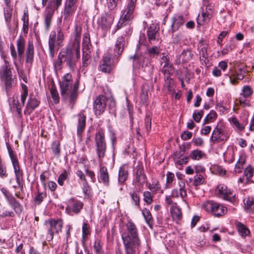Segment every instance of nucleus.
<instances>
[{"label": "nucleus", "instance_id": "18", "mask_svg": "<svg viewBox=\"0 0 254 254\" xmlns=\"http://www.w3.org/2000/svg\"><path fill=\"white\" fill-rule=\"evenodd\" d=\"M134 183L138 186L142 187L147 182V177L142 166H137L135 168Z\"/></svg>", "mask_w": 254, "mask_h": 254}, {"label": "nucleus", "instance_id": "5", "mask_svg": "<svg viewBox=\"0 0 254 254\" xmlns=\"http://www.w3.org/2000/svg\"><path fill=\"white\" fill-rule=\"evenodd\" d=\"M95 150L99 160L102 161L105 156L107 144L105 140V131L102 128H99L95 134Z\"/></svg>", "mask_w": 254, "mask_h": 254}, {"label": "nucleus", "instance_id": "15", "mask_svg": "<svg viewBox=\"0 0 254 254\" xmlns=\"http://www.w3.org/2000/svg\"><path fill=\"white\" fill-rule=\"evenodd\" d=\"M130 59H133V66L137 69L146 67L149 63V58L144 53L135 55L133 57H130Z\"/></svg>", "mask_w": 254, "mask_h": 254}, {"label": "nucleus", "instance_id": "51", "mask_svg": "<svg viewBox=\"0 0 254 254\" xmlns=\"http://www.w3.org/2000/svg\"><path fill=\"white\" fill-rule=\"evenodd\" d=\"M21 88L22 89V93L21 95V102L22 106H24L28 96V90L27 86L24 84H21Z\"/></svg>", "mask_w": 254, "mask_h": 254}, {"label": "nucleus", "instance_id": "2", "mask_svg": "<svg viewBox=\"0 0 254 254\" xmlns=\"http://www.w3.org/2000/svg\"><path fill=\"white\" fill-rule=\"evenodd\" d=\"M119 29L121 30V35L118 37L115 44L113 56L114 60H117L122 55L125 49L126 40L132 33V29L130 25L123 24V22L121 23V21H119L117 25V28L113 32V33H115L117 30Z\"/></svg>", "mask_w": 254, "mask_h": 254}, {"label": "nucleus", "instance_id": "11", "mask_svg": "<svg viewBox=\"0 0 254 254\" xmlns=\"http://www.w3.org/2000/svg\"><path fill=\"white\" fill-rule=\"evenodd\" d=\"M83 203L81 201L71 198L66 201L65 212L69 215L78 214L83 208Z\"/></svg>", "mask_w": 254, "mask_h": 254}, {"label": "nucleus", "instance_id": "30", "mask_svg": "<svg viewBox=\"0 0 254 254\" xmlns=\"http://www.w3.org/2000/svg\"><path fill=\"white\" fill-rule=\"evenodd\" d=\"M78 124L77 126V133L78 135L81 134L84 131L86 124V116L80 113L78 115Z\"/></svg>", "mask_w": 254, "mask_h": 254}, {"label": "nucleus", "instance_id": "12", "mask_svg": "<svg viewBox=\"0 0 254 254\" xmlns=\"http://www.w3.org/2000/svg\"><path fill=\"white\" fill-rule=\"evenodd\" d=\"M7 148L13 167L16 182H18L19 180H23V174L22 170L20 169L17 158L14 154L11 148L8 145H7Z\"/></svg>", "mask_w": 254, "mask_h": 254}, {"label": "nucleus", "instance_id": "17", "mask_svg": "<svg viewBox=\"0 0 254 254\" xmlns=\"http://www.w3.org/2000/svg\"><path fill=\"white\" fill-rule=\"evenodd\" d=\"M82 28L78 27L76 25L74 27V40L71 46L73 47L74 50L75 51L77 58H80V37L81 34Z\"/></svg>", "mask_w": 254, "mask_h": 254}, {"label": "nucleus", "instance_id": "22", "mask_svg": "<svg viewBox=\"0 0 254 254\" xmlns=\"http://www.w3.org/2000/svg\"><path fill=\"white\" fill-rule=\"evenodd\" d=\"M170 213L173 219L176 223H179L182 219L183 214L181 209L179 207L177 203H173L170 204Z\"/></svg>", "mask_w": 254, "mask_h": 254}, {"label": "nucleus", "instance_id": "13", "mask_svg": "<svg viewBox=\"0 0 254 254\" xmlns=\"http://www.w3.org/2000/svg\"><path fill=\"white\" fill-rule=\"evenodd\" d=\"M228 137L224 127L222 126L218 125L212 131L210 140L214 143H218L227 140Z\"/></svg>", "mask_w": 254, "mask_h": 254}, {"label": "nucleus", "instance_id": "40", "mask_svg": "<svg viewBox=\"0 0 254 254\" xmlns=\"http://www.w3.org/2000/svg\"><path fill=\"white\" fill-rule=\"evenodd\" d=\"M79 82L77 80L73 85L72 84V92L70 96V103L73 104L77 96V91L79 88Z\"/></svg>", "mask_w": 254, "mask_h": 254}, {"label": "nucleus", "instance_id": "54", "mask_svg": "<svg viewBox=\"0 0 254 254\" xmlns=\"http://www.w3.org/2000/svg\"><path fill=\"white\" fill-rule=\"evenodd\" d=\"M253 93V90L250 86H244L242 89V93L241 94V96L244 97H249Z\"/></svg>", "mask_w": 254, "mask_h": 254}, {"label": "nucleus", "instance_id": "33", "mask_svg": "<svg viewBox=\"0 0 254 254\" xmlns=\"http://www.w3.org/2000/svg\"><path fill=\"white\" fill-rule=\"evenodd\" d=\"M231 123L238 130L242 131L244 129L245 126L248 124V120L246 119L241 123L236 118L233 117L231 119Z\"/></svg>", "mask_w": 254, "mask_h": 254}, {"label": "nucleus", "instance_id": "39", "mask_svg": "<svg viewBox=\"0 0 254 254\" xmlns=\"http://www.w3.org/2000/svg\"><path fill=\"white\" fill-rule=\"evenodd\" d=\"M18 55L21 58L24 53L25 49V40L21 36L18 39L16 42Z\"/></svg>", "mask_w": 254, "mask_h": 254}, {"label": "nucleus", "instance_id": "28", "mask_svg": "<svg viewBox=\"0 0 254 254\" xmlns=\"http://www.w3.org/2000/svg\"><path fill=\"white\" fill-rule=\"evenodd\" d=\"M113 23V18L110 15H103L101 18L100 25L102 28L105 31L110 29Z\"/></svg>", "mask_w": 254, "mask_h": 254}, {"label": "nucleus", "instance_id": "53", "mask_svg": "<svg viewBox=\"0 0 254 254\" xmlns=\"http://www.w3.org/2000/svg\"><path fill=\"white\" fill-rule=\"evenodd\" d=\"M217 117L216 113L213 111L211 110L210 113L205 117L204 121L203 124H209L212 122V120L213 119H215Z\"/></svg>", "mask_w": 254, "mask_h": 254}, {"label": "nucleus", "instance_id": "52", "mask_svg": "<svg viewBox=\"0 0 254 254\" xmlns=\"http://www.w3.org/2000/svg\"><path fill=\"white\" fill-rule=\"evenodd\" d=\"M203 155L202 151L199 150H194L191 152L190 154V157L192 160H199Z\"/></svg>", "mask_w": 254, "mask_h": 254}, {"label": "nucleus", "instance_id": "42", "mask_svg": "<svg viewBox=\"0 0 254 254\" xmlns=\"http://www.w3.org/2000/svg\"><path fill=\"white\" fill-rule=\"evenodd\" d=\"M246 159L245 156L241 155L237 162L235 167V172L237 173H240L243 169V165L245 164Z\"/></svg>", "mask_w": 254, "mask_h": 254}, {"label": "nucleus", "instance_id": "41", "mask_svg": "<svg viewBox=\"0 0 254 254\" xmlns=\"http://www.w3.org/2000/svg\"><path fill=\"white\" fill-rule=\"evenodd\" d=\"M193 56L192 52L190 49L184 50L180 55V58H182L183 63H186L190 61Z\"/></svg>", "mask_w": 254, "mask_h": 254}, {"label": "nucleus", "instance_id": "16", "mask_svg": "<svg viewBox=\"0 0 254 254\" xmlns=\"http://www.w3.org/2000/svg\"><path fill=\"white\" fill-rule=\"evenodd\" d=\"M107 98L104 95L96 97L93 103V109L96 116L101 115L105 111Z\"/></svg>", "mask_w": 254, "mask_h": 254}, {"label": "nucleus", "instance_id": "59", "mask_svg": "<svg viewBox=\"0 0 254 254\" xmlns=\"http://www.w3.org/2000/svg\"><path fill=\"white\" fill-rule=\"evenodd\" d=\"M200 54L202 58L201 60L205 61L208 58L207 46L203 44L200 51Z\"/></svg>", "mask_w": 254, "mask_h": 254}, {"label": "nucleus", "instance_id": "8", "mask_svg": "<svg viewBox=\"0 0 254 254\" xmlns=\"http://www.w3.org/2000/svg\"><path fill=\"white\" fill-rule=\"evenodd\" d=\"M62 1L63 0H50L47 3L44 19L46 31L49 30L55 11L59 9L62 4Z\"/></svg>", "mask_w": 254, "mask_h": 254}, {"label": "nucleus", "instance_id": "45", "mask_svg": "<svg viewBox=\"0 0 254 254\" xmlns=\"http://www.w3.org/2000/svg\"><path fill=\"white\" fill-rule=\"evenodd\" d=\"M64 63L61 54L59 53L57 59H56L54 62V67L55 70L57 71H59L63 68V64Z\"/></svg>", "mask_w": 254, "mask_h": 254}, {"label": "nucleus", "instance_id": "50", "mask_svg": "<svg viewBox=\"0 0 254 254\" xmlns=\"http://www.w3.org/2000/svg\"><path fill=\"white\" fill-rule=\"evenodd\" d=\"M6 5V8L4 9V18L6 22L9 24L11 21L12 16V8L9 5V4Z\"/></svg>", "mask_w": 254, "mask_h": 254}, {"label": "nucleus", "instance_id": "55", "mask_svg": "<svg viewBox=\"0 0 254 254\" xmlns=\"http://www.w3.org/2000/svg\"><path fill=\"white\" fill-rule=\"evenodd\" d=\"M68 178V174L66 171L64 170L63 173H61L58 179V183L61 186H63L64 181Z\"/></svg>", "mask_w": 254, "mask_h": 254}, {"label": "nucleus", "instance_id": "1", "mask_svg": "<svg viewBox=\"0 0 254 254\" xmlns=\"http://www.w3.org/2000/svg\"><path fill=\"white\" fill-rule=\"evenodd\" d=\"M125 226L126 231L122 234L125 251L139 253L141 241L136 225L132 221H128Z\"/></svg>", "mask_w": 254, "mask_h": 254}, {"label": "nucleus", "instance_id": "14", "mask_svg": "<svg viewBox=\"0 0 254 254\" xmlns=\"http://www.w3.org/2000/svg\"><path fill=\"white\" fill-rule=\"evenodd\" d=\"M136 2V0H127L126 8L119 20V21H121V23L123 22V24H126L125 23L126 21L130 20L133 18V13L135 7Z\"/></svg>", "mask_w": 254, "mask_h": 254}, {"label": "nucleus", "instance_id": "46", "mask_svg": "<svg viewBox=\"0 0 254 254\" xmlns=\"http://www.w3.org/2000/svg\"><path fill=\"white\" fill-rule=\"evenodd\" d=\"M91 51H82V66L87 67L90 64V59L91 58L90 55Z\"/></svg>", "mask_w": 254, "mask_h": 254}, {"label": "nucleus", "instance_id": "35", "mask_svg": "<svg viewBox=\"0 0 254 254\" xmlns=\"http://www.w3.org/2000/svg\"><path fill=\"white\" fill-rule=\"evenodd\" d=\"M179 189L178 190L179 196H180L183 201L185 202L188 206V202L185 199V197L187 196V190L186 189L185 183L184 182H181L179 183Z\"/></svg>", "mask_w": 254, "mask_h": 254}, {"label": "nucleus", "instance_id": "34", "mask_svg": "<svg viewBox=\"0 0 254 254\" xmlns=\"http://www.w3.org/2000/svg\"><path fill=\"white\" fill-rule=\"evenodd\" d=\"M142 214L147 225L150 228H152L153 224V219L150 211L144 208L142 210Z\"/></svg>", "mask_w": 254, "mask_h": 254}, {"label": "nucleus", "instance_id": "6", "mask_svg": "<svg viewBox=\"0 0 254 254\" xmlns=\"http://www.w3.org/2000/svg\"><path fill=\"white\" fill-rule=\"evenodd\" d=\"M44 225L47 228L46 240L50 242L53 239L55 234L62 232L63 221L61 219H49L45 221Z\"/></svg>", "mask_w": 254, "mask_h": 254}, {"label": "nucleus", "instance_id": "24", "mask_svg": "<svg viewBox=\"0 0 254 254\" xmlns=\"http://www.w3.org/2000/svg\"><path fill=\"white\" fill-rule=\"evenodd\" d=\"M213 6L209 4L208 5L205 9V11H202L201 13V17L202 19L201 21L199 20L197 21V23L199 25H202L205 22H208L213 16Z\"/></svg>", "mask_w": 254, "mask_h": 254}, {"label": "nucleus", "instance_id": "29", "mask_svg": "<svg viewBox=\"0 0 254 254\" xmlns=\"http://www.w3.org/2000/svg\"><path fill=\"white\" fill-rule=\"evenodd\" d=\"M99 180L102 182L104 185L108 186L109 185V175L108 170L106 167H101L100 169Z\"/></svg>", "mask_w": 254, "mask_h": 254}, {"label": "nucleus", "instance_id": "7", "mask_svg": "<svg viewBox=\"0 0 254 254\" xmlns=\"http://www.w3.org/2000/svg\"><path fill=\"white\" fill-rule=\"evenodd\" d=\"M60 53L61 54L64 63H65L70 70H74L76 65V62L79 58H77L75 51L73 47L67 46L63 49Z\"/></svg>", "mask_w": 254, "mask_h": 254}, {"label": "nucleus", "instance_id": "44", "mask_svg": "<svg viewBox=\"0 0 254 254\" xmlns=\"http://www.w3.org/2000/svg\"><path fill=\"white\" fill-rule=\"evenodd\" d=\"M46 197L47 193L46 191L40 192L38 191L37 193L35 194L34 201L36 204L40 205Z\"/></svg>", "mask_w": 254, "mask_h": 254}, {"label": "nucleus", "instance_id": "64", "mask_svg": "<svg viewBox=\"0 0 254 254\" xmlns=\"http://www.w3.org/2000/svg\"><path fill=\"white\" fill-rule=\"evenodd\" d=\"M94 250L96 254H102V246L100 244V242L99 240H96L95 241L94 246Z\"/></svg>", "mask_w": 254, "mask_h": 254}, {"label": "nucleus", "instance_id": "9", "mask_svg": "<svg viewBox=\"0 0 254 254\" xmlns=\"http://www.w3.org/2000/svg\"><path fill=\"white\" fill-rule=\"evenodd\" d=\"M217 196L224 200L234 203L236 201L235 194L223 184L218 185L216 189Z\"/></svg>", "mask_w": 254, "mask_h": 254}, {"label": "nucleus", "instance_id": "43", "mask_svg": "<svg viewBox=\"0 0 254 254\" xmlns=\"http://www.w3.org/2000/svg\"><path fill=\"white\" fill-rule=\"evenodd\" d=\"M237 229L240 235L242 236H246L250 233L249 230L241 222L237 224Z\"/></svg>", "mask_w": 254, "mask_h": 254}, {"label": "nucleus", "instance_id": "48", "mask_svg": "<svg viewBox=\"0 0 254 254\" xmlns=\"http://www.w3.org/2000/svg\"><path fill=\"white\" fill-rule=\"evenodd\" d=\"M51 149L54 154L59 157L61 153L60 143L58 140L54 141L51 146Z\"/></svg>", "mask_w": 254, "mask_h": 254}, {"label": "nucleus", "instance_id": "58", "mask_svg": "<svg viewBox=\"0 0 254 254\" xmlns=\"http://www.w3.org/2000/svg\"><path fill=\"white\" fill-rule=\"evenodd\" d=\"M130 195L134 204L139 207L140 206V198L139 195L135 192H131Z\"/></svg>", "mask_w": 254, "mask_h": 254}, {"label": "nucleus", "instance_id": "19", "mask_svg": "<svg viewBox=\"0 0 254 254\" xmlns=\"http://www.w3.org/2000/svg\"><path fill=\"white\" fill-rule=\"evenodd\" d=\"M76 2L77 0H66L63 12L64 19L68 18L75 12L77 8Z\"/></svg>", "mask_w": 254, "mask_h": 254}, {"label": "nucleus", "instance_id": "10", "mask_svg": "<svg viewBox=\"0 0 254 254\" xmlns=\"http://www.w3.org/2000/svg\"><path fill=\"white\" fill-rule=\"evenodd\" d=\"M61 95L71 96L72 92V77L70 73H66L62 78V81L60 84Z\"/></svg>", "mask_w": 254, "mask_h": 254}, {"label": "nucleus", "instance_id": "23", "mask_svg": "<svg viewBox=\"0 0 254 254\" xmlns=\"http://www.w3.org/2000/svg\"><path fill=\"white\" fill-rule=\"evenodd\" d=\"M173 69L174 67L172 64L168 66L163 65L162 72L164 75L165 82L167 85V88L169 90H170L171 82L173 81L170 76L173 71Z\"/></svg>", "mask_w": 254, "mask_h": 254}, {"label": "nucleus", "instance_id": "60", "mask_svg": "<svg viewBox=\"0 0 254 254\" xmlns=\"http://www.w3.org/2000/svg\"><path fill=\"white\" fill-rule=\"evenodd\" d=\"M13 108L17 112L19 117L22 116L21 109L18 100L13 99L12 101Z\"/></svg>", "mask_w": 254, "mask_h": 254}, {"label": "nucleus", "instance_id": "36", "mask_svg": "<svg viewBox=\"0 0 254 254\" xmlns=\"http://www.w3.org/2000/svg\"><path fill=\"white\" fill-rule=\"evenodd\" d=\"M144 53L150 58H153L157 57L159 55L160 49L159 47L153 46L151 48H147Z\"/></svg>", "mask_w": 254, "mask_h": 254}, {"label": "nucleus", "instance_id": "20", "mask_svg": "<svg viewBox=\"0 0 254 254\" xmlns=\"http://www.w3.org/2000/svg\"><path fill=\"white\" fill-rule=\"evenodd\" d=\"M185 22L184 18L182 15H175L172 17L171 30L172 34L178 31L183 26Z\"/></svg>", "mask_w": 254, "mask_h": 254}, {"label": "nucleus", "instance_id": "49", "mask_svg": "<svg viewBox=\"0 0 254 254\" xmlns=\"http://www.w3.org/2000/svg\"><path fill=\"white\" fill-rule=\"evenodd\" d=\"M50 93L52 98L53 99L55 103L57 104L60 101V97L58 92L56 89L55 84L53 83L50 89Z\"/></svg>", "mask_w": 254, "mask_h": 254}, {"label": "nucleus", "instance_id": "57", "mask_svg": "<svg viewBox=\"0 0 254 254\" xmlns=\"http://www.w3.org/2000/svg\"><path fill=\"white\" fill-rule=\"evenodd\" d=\"M143 200L148 205H150L153 202V196L151 192L149 191H145L143 193Z\"/></svg>", "mask_w": 254, "mask_h": 254}, {"label": "nucleus", "instance_id": "62", "mask_svg": "<svg viewBox=\"0 0 254 254\" xmlns=\"http://www.w3.org/2000/svg\"><path fill=\"white\" fill-rule=\"evenodd\" d=\"M254 170L251 167H248L244 171V175L248 181H249L253 176Z\"/></svg>", "mask_w": 254, "mask_h": 254}, {"label": "nucleus", "instance_id": "37", "mask_svg": "<svg viewBox=\"0 0 254 254\" xmlns=\"http://www.w3.org/2000/svg\"><path fill=\"white\" fill-rule=\"evenodd\" d=\"M90 234V226L88 223L84 222L82 227V243L84 244Z\"/></svg>", "mask_w": 254, "mask_h": 254}, {"label": "nucleus", "instance_id": "32", "mask_svg": "<svg viewBox=\"0 0 254 254\" xmlns=\"http://www.w3.org/2000/svg\"><path fill=\"white\" fill-rule=\"evenodd\" d=\"M8 203L16 214L20 215L22 213L23 211L22 205L14 197L11 198Z\"/></svg>", "mask_w": 254, "mask_h": 254}, {"label": "nucleus", "instance_id": "38", "mask_svg": "<svg viewBox=\"0 0 254 254\" xmlns=\"http://www.w3.org/2000/svg\"><path fill=\"white\" fill-rule=\"evenodd\" d=\"M179 197V193H178V189H174L172 190L171 191V193L170 195H166L165 197V203L167 205H170L171 204L175 203L176 202H174L172 200V198H178Z\"/></svg>", "mask_w": 254, "mask_h": 254}, {"label": "nucleus", "instance_id": "31", "mask_svg": "<svg viewBox=\"0 0 254 254\" xmlns=\"http://www.w3.org/2000/svg\"><path fill=\"white\" fill-rule=\"evenodd\" d=\"M214 209H213V215L219 217L224 215L227 211V208L221 204L216 202H214Z\"/></svg>", "mask_w": 254, "mask_h": 254}, {"label": "nucleus", "instance_id": "63", "mask_svg": "<svg viewBox=\"0 0 254 254\" xmlns=\"http://www.w3.org/2000/svg\"><path fill=\"white\" fill-rule=\"evenodd\" d=\"M179 151L184 155L186 151L190 148V143H184L182 145H179Z\"/></svg>", "mask_w": 254, "mask_h": 254}, {"label": "nucleus", "instance_id": "21", "mask_svg": "<svg viewBox=\"0 0 254 254\" xmlns=\"http://www.w3.org/2000/svg\"><path fill=\"white\" fill-rule=\"evenodd\" d=\"M159 28L154 24H152L147 30V36L149 42L151 44H155V41L157 39L158 33Z\"/></svg>", "mask_w": 254, "mask_h": 254}, {"label": "nucleus", "instance_id": "4", "mask_svg": "<svg viewBox=\"0 0 254 254\" xmlns=\"http://www.w3.org/2000/svg\"><path fill=\"white\" fill-rule=\"evenodd\" d=\"M0 78L4 82L6 91H10L16 84L15 77L12 75L10 66L6 60L4 64L0 67Z\"/></svg>", "mask_w": 254, "mask_h": 254}, {"label": "nucleus", "instance_id": "3", "mask_svg": "<svg viewBox=\"0 0 254 254\" xmlns=\"http://www.w3.org/2000/svg\"><path fill=\"white\" fill-rule=\"evenodd\" d=\"M64 35L61 27H58L57 32L52 31L50 34L48 45L49 55L51 59H53L56 52V47H62L64 46Z\"/></svg>", "mask_w": 254, "mask_h": 254}, {"label": "nucleus", "instance_id": "61", "mask_svg": "<svg viewBox=\"0 0 254 254\" xmlns=\"http://www.w3.org/2000/svg\"><path fill=\"white\" fill-rule=\"evenodd\" d=\"M245 208L247 210L250 209L254 205V199L252 197H248L244 200Z\"/></svg>", "mask_w": 254, "mask_h": 254}, {"label": "nucleus", "instance_id": "25", "mask_svg": "<svg viewBox=\"0 0 254 254\" xmlns=\"http://www.w3.org/2000/svg\"><path fill=\"white\" fill-rule=\"evenodd\" d=\"M40 102L34 97L30 96L26 104L24 113L30 114L39 105Z\"/></svg>", "mask_w": 254, "mask_h": 254}, {"label": "nucleus", "instance_id": "56", "mask_svg": "<svg viewBox=\"0 0 254 254\" xmlns=\"http://www.w3.org/2000/svg\"><path fill=\"white\" fill-rule=\"evenodd\" d=\"M204 181L203 176L201 174H196L194 177L193 184L195 186H198L202 185Z\"/></svg>", "mask_w": 254, "mask_h": 254}, {"label": "nucleus", "instance_id": "27", "mask_svg": "<svg viewBox=\"0 0 254 254\" xmlns=\"http://www.w3.org/2000/svg\"><path fill=\"white\" fill-rule=\"evenodd\" d=\"M128 167L123 165L120 167L118 174V182L120 184H124L127 179L128 176Z\"/></svg>", "mask_w": 254, "mask_h": 254}, {"label": "nucleus", "instance_id": "26", "mask_svg": "<svg viewBox=\"0 0 254 254\" xmlns=\"http://www.w3.org/2000/svg\"><path fill=\"white\" fill-rule=\"evenodd\" d=\"M34 48L33 41H29L26 50V63L32 64L34 60Z\"/></svg>", "mask_w": 254, "mask_h": 254}, {"label": "nucleus", "instance_id": "47", "mask_svg": "<svg viewBox=\"0 0 254 254\" xmlns=\"http://www.w3.org/2000/svg\"><path fill=\"white\" fill-rule=\"evenodd\" d=\"M214 202L212 200H208L204 202L202 207L207 212H211L213 215V209H214Z\"/></svg>", "mask_w": 254, "mask_h": 254}]
</instances>
